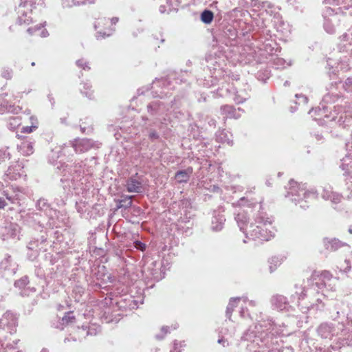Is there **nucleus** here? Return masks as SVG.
Masks as SVG:
<instances>
[{"label": "nucleus", "mask_w": 352, "mask_h": 352, "mask_svg": "<svg viewBox=\"0 0 352 352\" xmlns=\"http://www.w3.org/2000/svg\"><path fill=\"white\" fill-rule=\"evenodd\" d=\"M94 146V142L89 139H82L76 144V149L80 152H84L92 148Z\"/></svg>", "instance_id": "39448f33"}, {"label": "nucleus", "mask_w": 352, "mask_h": 352, "mask_svg": "<svg viewBox=\"0 0 352 352\" xmlns=\"http://www.w3.org/2000/svg\"><path fill=\"white\" fill-rule=\"evenodd\" d=\"M221 109L222 113L225 114L227 117H232V115L235 110V109L232 106L230 105H223Z\"/></svg>", "instance_id": "0eeeda50"}, {"label": "nucleus", "mask_w": 352, "mask_h": 352, "mask_svg": "<svg viewBox=\"0 0 352 352\" xmlns=\"http://www.w3.org/2000/svg\"><path fill=\"white\" fill-rule=\"evenodd\" d=\"M37 128L36 126H23L21 130V133H31Z\"/></svg>", "instance_id": "9b49d317"}, {"label": "nucleus", "mask_w": 352, "mask_h": 352, "mask_svg": "<svg viewBox=\"0 0 352 352\" xmlns=\"http://www.w3.org/2000/svg\"><path fill=\"white\" fill-rule=\"evenodd\" d=\"M18 149L25 156H29L34 153L32 142L29 140L22 142Z\"/></svg>", "instance_id": "7ed1b4c3"}, {"label": "nucleus", "mask_w": 352, "mask_h": 352, "mask_svg": "<svg viewBox=\"0 0 352 352\" xmlns=\"http://www.w3.org/2000/svg\"><path fill=\"white\" fill-rule=\"evenodd\" d=\"M192 171V167H188L186 170H179L175 174V179L178 183H186L189 180Z\"/></svg>", "instance_id": "f03ea898"}, {"label": "nucleus", "mask_w": 352, "mask_h": 352, "mask_svg": "<svg viewBox=\"0 0 352 352\" xmlns=\"http://www.w3.org/2000/svg\"><path fill=\"white\" fill-rule=\"evenodd\" d=\"M132 204L131 197H126L119 202L118 208L129 207Z\"/></svg>", "instance_id": "6e6552de"}, {"label": "nucleus", "mask_w": 352, "mask_h": 352, "mask_svg": "<svg viewBox=\"0 0 352 352\" xmlns=\"http://www.w3.org/2000/svg\"><path fill=\"white\" fill-rule=\"evenodd\" d=\"M213 13L210 10H204L201 15V21L205 23H210L213 19Z\"/></svg>", "instance_id": "423d86ee"}, {"label": "nucleus", "mask_w": 352, "mask_h": 352, "mask_svg": "<svg viewBox=\"0 0 352 352\" xmlns=\"http://www.w3.org/2000/svg\"><path fill=\"white\" fill-rule=\"evenodd\" d=\"M76 65H78V67L81 68L83 70L90 69L89 63L84 59H80V60H77Z\"/></svg>", "instance_id": "1a4fd4ad"}, {"label": "nucleus", "mask_w": 352, "mask_h": 352, "mask_svg": "<svg viewBox=\"0 0 352 352\" xmlns=\"http://www.w3.org/2000/svg\"><path fill=\"white\" fill-rule=\"evenodd\" d=\"M19 140H21L22 142H24L25 140H28V138L21 135V134H16V136Z\"/></svg>", "instance_id": "4468645a"}, {"label": "nucleus", "mask_w": 352, "mask_h": 352, "mask_svg": "<svg viewBox=\"0 0 352 352\" xmlns=\"http://www.w3.org/2000/svg\"><path fill=\"white\" fill-rule=\"evenodd\" d=\"M7 205L6 201L0 197V209H3L5 208V206Z\"/></svg>", "instance_id": "2eb2a0df"}, {"label": "nucleus", "mask_w": 352, "mask_h": 352, "mask_svg": "<svg viewBox=\"0 0 352 352\" xmlns=\"http://www.w3.org/2000/svg\"><path fill=\"white\" fill-rule=\"evenodd\" d=\"M135 247L137 248V249H139L142 251H144L146 250V245L140 241H136L135 243Z\"/></svg>", "instance_id": "ddd939ff"}, {"label": "nucleus", "mask_w": 352, "mask_h": 352, "mask_svg": "<svg viewBox=\"0 0 352 352\" xmlns=\"http://www.w3.org/2000/svg\"><path fill=\"white\" fill-rule=\"evenodd\" d=\"M83 87L85 89H88L91 88V86L89 85H88L87 83H85L83 85Z\"/></svg>", "instance_id": "dca6fc26"}, {"label": "nucleus", "mask_w": 352, "mask_h": 352, "mask_svg": "<svg viewBox=\"0 0 352 352\" xmlns=\"http://www.w3.org/2000/svg\"><path fill=\"white\" fill-rule=\"evenodd\" d=\"M76 320L75 317L72 315V312H67L63 318L64 323L72 322Z\"/></svg>", "instance_id": "9d476101"}, {"label": "nucleus", "mask_w": 352, "mask_h": 352, "mask_svg": "<svg viewBox=\"0 0 352 352\" xmlns=\"http://www.w3.org/2000/svg\"><path fill=\"white\" fill-rule=\"evenodd\" d=\"M127 190L130 192H140L142 191V184L138 180L131 178L126 183Z\"/></svg>", "instance_id": "20e7f679"}, {"label": "nucleus", "mask_w": 352, "mask_h": 352, "mask_svg": "<svg viewBox=\"0 0 352 352\" xmlns=\"http://www.w3.org/2000/svg\"><path fill=\"white\" fill-rule=\"evenodd\" d=\"M349 232H350L351 233H352V230H349Z\"/></svg>", "instance_id": "a211bd4d"}, {"label": "nucleus", "mask_w": 352, "mask_h": 352, "mask_svg": "<svg viewBox=\"0 0 352 352\" xmlns=\"http://www.w3.org/2000/svg\"><path fill=\"white\" fill-rule=\"evenodd\" d=\"M6 198H7L8 200L10 201L11 202H13L12 199V198L10 197L6 196Z\"/></svg>", "instance_id": "f3484780"}, {"label": "nucleus", "mask_w": 352, "mask_h": 352, "mask_svg": "<svg viewBox=\"0 0 352 352\" xmlns=\"http://www.w3.org/2000/svg\"><path fill=\"white\" fill-rule=\"evenodd\" d=\"M118 21L119 19L118 17H99L94 23V28L101 36H109L115 30V26Z\"/></svg>", "instance_id": "f257e3e1"}, {"label": "nucleus", "mask_w": 352, "mask_h": 352, "mask_svg": "<svg viewBox=\"0 0 352 352\" xmlns=\"http://www.w3.org/2000/svg\"><path fill=\"white\" fill-rule=\"evenodd\" d=\"M240 300V298H233V299H231L230 302H229V307H228V309H233L234 307H235L236 305V304L239 302V301Z\"/></svg>", "instance_id": "f8f14e48"}]
</instances>
